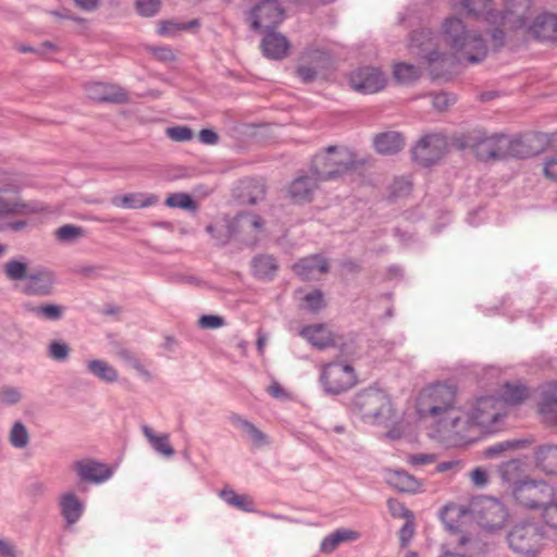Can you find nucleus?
<instances>
[{"mask_svg":"<svg viewBox=\"0 0 557 557\" xmlns=\"http://www.w3.org/2000/svg\"><path fill=\"white\" fill-rule=\"evenodd\" d=\"M61 515L67 524H74L83 513V503L73 493L64 494L60 499Z\"/></svg>","mask_w":557,"mask_h":557,"instance_id":"obj_31","label":"nucleus"},{"mask_svg":"<svg viewBox=\"0 0 557 557\" xmlns=\"http://www.w3.org/2000/svg\"><path fill=\"white\" fill-rule=\"evenodd\" d=\"M542 516L548 527L557 530V502H555V498L548 504V506L544 507Z\"/></svg>","mask_w":557,"mask_h":557,"instance_id":"obj_61","label":"nucleus"},{"mask_svg":"<svg viewBox=\"0 0 557 557\" xmlns=\"http://www.w3.org/2000/svg\"><path fill=\"white\" fill-rule=\"evenodd\" d=\"M544 175L554 182H557V157L547 158L543 165Z\"/></svg>","mask_w":557,"mask_h":557,"instance_id":"obj_64","label":"nucleus"},{"mask_svg":"<svg viewBox=\"0 0 557 557\" xmlns=\"http://www.w3.org/2000/svg\"><path fill=\"white\" fill-rule=\"evenodd\" d=\"M545 536L546 531L540 522L523 520L511 527L507 542L512 552L528 556L540 550Z\"/></svg>","mask_w":557,"mask_h":557,"instance_id":"obj_4","label":"nucleus"},{"mask_svg":"<svg viewBox=\"0 0 557 557\" xmlns=\"http://www.w3.org/2000/svg\"><path fill=\"white\" fill-rule=\"evenodd\" d=\"M529 397L528 387L522 384L506 383L502 389V398L508 405H519Z\"/></svg>","mask_w":557,"mask_h":557,"instance_id":"obj_41","label":"nucleus"},{"mask_svg":"<svg viewBox=\"0 0 557 557\" xmlns=\"http://www.w3.org/2000/svg\"><path fill=\"white\" fill-rule=\"evenodd\" d=\"M533 443V440L531 438H519V440H508L504 441L497 444H494L485 449V456L488 458H493L500 453L512 449H523L529 447Z\"/></svg>","mask_w":557,"mask_h":557,"instance_id":"obj_40","label":"nucleus"},{"mask_svg":"<svg viewBox=\"0 0 557 557\" xmlns=\"http://www.w3.org/2000/svg\"><path fill=\"white\" fill-rule=\"evenodd\" d=\"M299 334L319 350L334 345L333 334L324 324L306 325L300 330Z\"/></svg>","mask_w":557,"mask_h":557,"instance_id":"obj_23","label":"nucleus"},{"mask_svg":"<svg viewBox=\"0 0 557 557\" xmlns=\"http://www.w3.org/2000/svg\"><path fill=\"white\" fill-rule=\"evenodd\" d=\"M166 135L174 141H189L193 138V131L188 126H173L166 128Z\"/></svg>","mask_w":557,"mask_h":557,"instance_id":"obj_56","label":"nucleus"},{"mask_svg":"<svg viewBox=\"0 0 557 557\" xmlns=\"http://www.w3.org/2000/svg\"><path fill=\"white\" fill-rule=\"evenodd\" d=\"M456 391L445 384H435L424 388L418 398L417 410L421 418L435 419L445 431L460 433L463 428V412L455 407Z\"/></svg>","mask_w":557,"mask_h":557,"instance_id":"obj_1","label":"nucleus"},{"mask_svg":"<svg viewBox=\"0 0 557 557\" xmlns=\"http://www.w3.org/2000/svg\"><path fill=\"white\" fill-rule=\"evenodd\" d=\"M460 2L470 15L478 17L486 14L487 21L497 15L491 9L492 0H461Z\"/></svg>","mask_w":557,"mask_h":557,"instance_id":"obj_43","label":"nucleus"},{"mask_svg":"<svg viewBox=\"0 0 557 557\" xmlns=\"http://www.w3.org/2000/svg\"><path fill=\"white\" fill-rule=\"evenodd\" d=\"M373 146L377 153L383 156H393L404 149L405 138L399 132L388 131L375 135L373 138Z\"/></svg>","mask_w":557,"mask_h":557,"instance_id":"obj_22","label":"nucleus"},{"mask_svg":"<svg viewBox=\"0 0 557 557\" xmlns=\"http://www.w3.org/2000/svg\"><path fill=\"white\" fill-rule=\"evenodd\" d=\"M387 506L394 518L414 519L413 512L397 499L389 498Z\"/></svg>","mask_w":557,"mask_h":557,"instance_id":"obj_55","label":"nucleus"},{"mask_svg":"<svg viewBox=\"0 0 557 557\" xmlns=\"http://www.w3.org/2000/svg\"><path fill=\"white\" fill-rule=\"evenodd\" d=\"M161 0H136L135 7L139 15L152 17L157 15L161 9Z\"/></svg>","mask_w":557,"mask_h":557,"instance_id":"obj_51","label":"nucleus"},{"mask_svg":"<svg viewBox=\"0 0 557 557\" xmlns=\"http://www.w3.org/2000/svg\"><path fill=\"white\" fill-rule=\"evenodd\" d=\"M462 147L471 149L475 157L484 162L504 160L506 135H487L486 132L474 129L463 135Z\"/></svg>","mask_w":557,"mask_h":557,"instance_id":"obj_7","label":"nucleus"},{"mask_svg":"<svg viewBox=\"0 0 557 557\" xmlns=\"http://www.w3.org/2000/svg\"><path fill=\"white\" fill-rule=\"evenodd\" d=\"M3 273L10 281H24L28 278L29 264L25 257L13 258L3 264Z\"/></svg>","mask_w":557,"mask_h":557,"instance_id":"obj_33","label":"nucleus"},{"mask_svg":"<svg viewBox=\"0 0 557 557\" xmlns=\"http://www.w3.org/2000/svg\"><path fill=\"white\" fill-rule=\"evenodd\" d=\"M252 274L258 280H272L278 270L275 258L269 255H259L251 260Z\"/></svg>","mask_w":557,"mask_h":557,"instance_id":"obj_29","label":"nucleus"},{"mask_svg":"<svg viewBox=\"0 0 557 557\" xmlns=\"http://www.w3.org/2000/svg\"><path fill=\"white\" fill-rule=\"evenodd\" d=\"M290 44L288 39L281 33L265 30L261 40V50L264 57L272 60H282L288 54Z\"/></svg>","mask_w":557,"mask_h":557,"instance_id":"obj_20","label":"nucleus"},{"mask_svg":"<svg viewBox=\"0 0 557 557\" xmlns=\"http://www.w3.org/2000/svg\"><path fill=\"white\" fill-rule=\"evenodd\" d=\"M304 301L306 304L305 309L312 313L319 312L326 306L324 295L320 289H314L311 293H308L304 297Z\"/></svg>","mask_w":557,"mask_h":557,"instance_id":"obj_50","label":"nucleus"},{"mask_svg":"<svg viewBox=\"0 0 557 557\" xmlns=\"http://www.w3.org/2000/svg\"><path fill=\"white\" fill-rule=\"evenodd\" d=\"M512 495L516 502L528 509H542L555 498V487L540 480H523L515 483Z\"/></svg>","mask_w":557,"mask_h":557,"instance_id":"obj_6","label":"nucleus"},{"mask_svg":"<svg viewBox=\"0 0 557 557\" xmlns=\"http://www.w3.org/2000/svg\"><path fill=\"white\" fill-rule=\"evenodd\" d=\"M443 35L446 44L460 52L469 63H479L486 57L487 47L482 36L467 30L461 20L446 18L443 24Z\"/></svg>","mask_w":557,"mask_h":557,"instance_id":"obj_3","label":"nucleus"},{"mask_svg":"<svg viewBox=\"0 0 557 557\" xmlns=\"http://www.w3.org/2000/svg\"><path fill=\"white\" fill-rule=\"evenodd\" d=\"M522 463L519 459H510L503 462L498 468V473L503 481L516 483L521 473Z\"/></svg>","mask_w":557,"mask_h":557,"instance_id":"obj_45","label":"nucleus"},{"mask_svg":"<svg viewBox=\"0 0 557 557\" xmlns=\"http://www.w3.org/2000/svg\"><path fill=\"white\" fill-rule=\"evenodd\" d=\"M479 504H483V507L481 509L483 523L488 529H495L500 527L506 518H507V511L505 510L502 503L494 498H485Z\"/></svg>","mask_w":557,"mask_h":557,"instance_id":"obj_24","label":"nucleus"},{"mask_svg":"<svg viewBox=\"0 0 557 557\" xmlns=\"http://www.w3.org/2000/svg\"><path fill=\"white\" fill-rule=\"evenodd\" d=\"M70 346L61 341H52L48 345V356L55 361H64L69 358Z\"/></svg>","mask_w":557,"mask_h":557,"instance_id":"obj_53","label":"nucleus"},{"mask_svg":"<svg viewBox=\"0 0 557 557\" xmlns=\"http://www.w3.org/2000/svg\"><path fill=\"white\" fill-rule=\"evenodd\" d=\"M234 238L246 246H255L263 228V219L255 213L239 212L231 219Z\"/></svg>","mask_w":557,"mask_h":557,"instance_id":"obj_12","label":"nucleus"},{"mask_svg":"<svg viewBox=\"0 0 557 557\" xmlns=\"http://www.w3.org/2000/svg\"><path fill=\"white\" fill-rule=\"evenodd\" d=\"M265 195V184L261 180L247 178L242 181L238 198L243 203L256 205Z\"/></svg>","mask_w":557,"mask_h":557,"instance_id":"obj_28","label":"nucleus"},{"mask_svg":"<svg viewBox=\"0 0 557 557\" xmlns=\"http://www.w3.org/2000/svg\"><path fill=\"white\" fill-rule=\"evenodd\" d=\"M527 30L537 40H557V15L544 12L534 18Z\"/></svg>","mask_w":557,"mask_h":557,"instance_id":"obj_21","label":"nucleus"},{"mask_svg":"<svg viewBox=\"0 0 557 557\" xmlns=\"http://www.w3.org/2000/svg\"><path fill=\"white\" fill-rule=\"evenodd\" d=\"M225 324V321L220 315L205 314L198 320V326L205 330L218 329Z\"/></svg>","mask_w":557,"mask_h":557,"instance_id":"obj_59","label":"nucleus"},{"mask_svg":"<svg viewBox=\"0 0 557 557\" xmlns=\"http://www.w3.org/2000/svg\"><path fill=\"white\" fill-rule=\"evenodd\" d=\"M433 33L430 29H418L410 34L409 48L429 63L437 62L443 53L433 48Z\"/></svg>","mask_w":557,"mask_h":557,"instance_id":"obj_17","label":"nucleus"},{"mask_svg":"<svg viewBox=\"0 0 557 557\" xmlns=\"http://www.w3.org/2000/svg\"><path fill=\"white\" fill-rule=\"evenodd\" d=\"M454 102V98L450 97L447 92H440L433 96V107L436 110L443 111L446 110Z\"/></svg>","mask_w":557,"mask_h":557,"instance_id":"obj_63","label":"nucleus"},{"mask_svg":"<svg viewBox=\"0 0 557 557\" xmlns=\"http://www.w3.org/2000/svg\"><path fill=\"white\" fill-rule=\"evenodd\" d=\"M557 406V381L548 383L541 393L539 410L542 414L550 413Z\"/></svg>","mask_w":557,"mask_h":557,"instance_id":"obj_42","label":"nucleus"},{"mask_svg":"<svg viewBox=\"0 0 557 557\" xmlns=\"http://www.w3.org/2000/svg\"><path fill=\"white\" fill-rule=\"evenodd\" d=\"M305 58L308 60L310 65H320L319 71L327 69L331 64V55L326 51L311 50L306 53Z\"/></svg>","mask_w":557,"mask_h":557,"instance_id":"obj_52","label":"nucleus"},{"mask_svg":"<svg viewBox=\"0 0 557 557\" xmlns=\"http://www.w3.org/2000/svg\"><path fill=\"white\" fill-rule=\"evenodd\" d=\"M534 458L535 465L541 471L547 474H557V444L536 447Z\"/></svg>","mask_w":557,"mask_h":557,"instance_id":"obj_26","label":"nucleus"},{"mask_svg":"<svg viewBox=\"0 0 557 557\" xmlns=\"http://www.w3.org/2000/svg\"><path fill=\"white\" fill-rule=\"evenodd\" d=\"M388 483L401 493H414L420 487V483L413 475L401 470L394 471L388 479Z\"/></svg>","mask_w":557,"mask_h":557,"instance_id":"obj_35","label":"nucleus"},{"mask_svg":"<svg viewBox=\"0 0 557 557\" xmlns=\"http://www.w3.org/2000/svg\"><path fill=\"white\" fill-rule=\"evenodd\" d=\"M84 90L89 99L97 102L126 103L129 100L127 91L114 84L87 83Z\"/></svg>","mask_w":557,"mask_h":557,"instance_id":"obj_15","label":"nucleus"},{"mask_svg":"<svg viewBox=\"0 0 557 557\" xmlns=\"http://www.w3.org/2000/svg\"><path fill=\"white\" fill-rule=\"evenodd\" d=\"M12 212H24V213H41L46 211L44 203L38 201H32L28 203H13L11 205Z\"/></svg>","mask_w":557,"mask_h":557,"instance_id":"obj_57","label":"nucleus"},{"mask_svg":"<svg viewBox=\"0 0 557 557\" xmlns=\"http://www.w3.org/2000/svg\"><path fill=\"white\" fill-rule=\"evenodd\" d=\"M462 512V509L456 506L444 507L441 513V518L447 531H449L450 533L460 532L459 524L455 522L454 516L460 517Z\"/></svg>","mask_w":557,"mask_h":557,"instance_id":"obj_49","label":"nucleus"},{"mask_svg":"<svg viewBox=\"0 0 557 557\" xmlns=\"http://www.w3.org/2000/svg\"><path fill=\"white\" fill-rule=\"evenodd\" d=\"M414 519H406V523L399 530V541L401 547H406L414 534Z\"/></svg>","mask_w":557,"mask_h":557,"instance_id":"obj_62","label":"nucleus"},{"mask_svg":"<svg viewBox=\"0 0 557 557\" xmlns=\"http://www.w3.org/2000/svg\"><path fill=\"white\" fill-rule=\"evenodd\" d=\"M116 356L127 363L129 367L135 369L140 375L146 377L147 380H151V373L141 364L138 358L126 348H119L116 350Z\"/></svg>","mask_w":557,"mask_h":557,"instance_id":"obj_48","label":"nucleus"},{"mask_svg":"<svg viewBox=\"0 0 557 557\" xmlns=\"http://www.w3.org/2000/svg\"><path fill=\"white\" fill-rule=\"evenodd\" d=\"M394 77L401 84H411L420 77V70L408 63H398L394 67Z\"/></svg>","mask_w":557,"mask_h":557,"instance_id":"obj_44","label":"nucleus"},{"mask_svg":"<svg viewBox=\"0 0 557 557\" xmlns=\"http://www.w3.org/2000/svg\"><path fill=\"white\" fill-rule=\"evenodd\" d=\"M10 443L15 448H24L28 445L29 434L21 421H15L9 436Z\"/></svg>","mask_w":557,"mask_h":557,"instance_id":"obj_47","label":"nucleus"},{"mask_svg":"<svg viewBox=\"0 0 557 557\" xmlns=\"http://www.w3.org/2000/svg\"><path fill=\"white\" fill-rule=\"evenodd\" d=\"M285 18V10L278 0H262L246 12V21L252 30L264 27L272 30Z\"/></svg>","mask_w":557,"mask_h":557,"instance_id":"obj_9","label":"nucleus"},{"mask_svg":"<svg viewBox=\"0 0 557 557\" xmlns=\"http://www.w3.org/2000/svg\"><path fill=\"white\" fill-rule=\"evenodd\" d=\"M504 11L500 18L504 26L518 30L527 27L528 14L533 0H504Z\"/></svg>","mask_w":557,"mask_h":557,"instance_id":"obj_16","label":"nucleus"},{"mask_svg":"<svg viewBox=\"0 0 557 557\" xmlns=\"http://www.w3.org/2000/svg\"><path fill=\"white\" fill-rule=\"evenodd\" d=\"M158 201L157 195L146 193H131L111 200L112 205L126 209L147 208L154 206Z\"/></svg>","mask_w":557,"mask_h":557,"instance_id":"obj_25","label":"nucleus"},{"mask_svg":"<svg viewBox=\"0 0 557 557\" xmlns=\"http://www.w3.org/2000/svg\"><path fill=\"white\" fill-rule=\"evenodd\" d=\"M366 163V159L359 158L348 147L331 145L311 158L310 166L321 182H336L363 168Z\"/></svg>","mask_w":557,"mask_h":557,"instance_id":"obj_2","label":"nucleus"},{"mask_svg":"<svg viewBox=\"0 0 557 557\" xmlns=\"http://www.w3.org/2000/svg\"><path fill=\"white\" fill-rule=\"evenodd\" d=\"M74 470L81 481L90 483L104 482L112 475V471L107 465L92 459L76 461L74 463Z\"/></svg>","mask_w":557,"mask_h":557,"instance_id":"obj_19","label":"nucleus"},{"mask_svg":"<svg viewBox=\"0 0 557 557\" xmlns=\"http://www.w3.org/2000/svg\"><path fill=\"white\" fill-rule=\"evenodd\" d=\"M320 381L326 394L339 395L357 384V375L350 364L334 361L323 367Z\"/></svg>","mask_w":557,"mask_h":557,"instance_id":"obj_8","label":"nucleus"},{"mask_svg":"<svg viewBox=\"0 0 557 557\" xmlns=\"http://www.w3.org/2000/svg\"><path fill=\"white\" fill-rule=\"evenodd\" d=\"M494 404L495 398L493 397L486 396L479 398L470 412L469 419L478 425H484L494 421L496 418V413L492 411Z\"/></svg>","mask_w":557,"mask_h":557,"instance_id":"obj_30","label":"nucleus"},{"mask_svg":"<svg viewBox=\"0 0 557 557\" xmlns=\"http://www.w3.org/2000/svg\"><path fill=\"white\" fill-rule=\"evenodd\" d=\"M412 189V185L405 178H397L391 186V195L395 198L408 195Z\"/></svg>","mask_w":557,"mask_h":557,"instance_id":"obj_60","label":"nucleus"},{"mask_svg":"<svg viewBox=\"0 0 557 557\" xmlns=\"http://www.w3.org/2000/svg\"><path fill=\"white\" fill-rule=\"evenodd\" d=\"M350 87L360 94H374L384 89L386 78L376 67L363 66L351 72L349 75Z\"/></svg>","mask_w":557,"mask_h":557,"instance_id":"obj_14","label":"nucleus"},{"mask_svg":"<svg viewBox=\"0 0 557 557\" xmlns=\"http://www.w3.org/2000/svg\"><path fill=\"white\" fill-rule=\"evenodd\" d=\"M221 498L228 504L245 512H255V503L252 498L245 494H236L232 488H223L220 492Z\"/></svg>","mask_w":557,"mask_h":557,"instance_id":"obj_34","label":"nucleus"},{"mask_svg":"<svg viewBox=\"0 0 557 557\" xmlns=\"http://www.w3.org/2000/svg\"><path fill=\"white\" fill-rule=\"evenodd\" d=\"M88 371L101 381L112 383L119 377L117 371L108 362L95 359L87 363Z\"/></svg>","mask_w":557,"mask_h":557,"instance_id":"obj_39","label":"nucleus"},{"mask_svg":"<svg viewBox=\"0 0 557 557\" xmlns=\"http://www.w3.org/2000/svg\"><path fill=\"white\" fill-rule=\"evenodd\" d=\"M165 205L170 208H180L188 211L197 210L196 201L186 193L171 194L165 199Z\"/></svg>","mask_w":557,"mask_h":557,"instance_id":"obj_46","label":"nucleus"},{"mask_svg":"<svg viewBox=\"0 0 557 557\" xmlns=\"http://www.w3.org/2000/svg\"><path fill=\"white\" fill-rule=\"evenodd\" d=\"M359 539V533L348 529H337L323 539L320 550L325 554L333 553L343 542H352Z\"/></svg>","mask_w":557,"mask_h":557,"instance_id":"obj_32","label":"nucleus"},{"mask_svg":"<svg viewBox=\"0 0 557 557\" xmlns=\"http://www.w3.org/2000/svg\"><path fill=\"white\" fill-rule=\"evenodd\" d=\"M26 312L32 313L39 320L57 322L64 317L65 307L53 302H44L37 306L25 304Z\"/></svg>","mask_w":557,"mask_h":557,"instance_id":"obj_27","label":"nucleus"},{"mask_svg":"<svg viewBox=\"0 0 557 557\" xmlns=\"http://www.w3.org/2000/svg\"><path fill=\"white\" fill-rule=\"evenodd\" d=\"M55 235L61 242H72L83 235V228L72 224H65L57 230Z\"/></svg>","mask_w":557,"mask_h":557,"instance_id":"obj_54","label":"nucleus"},{"mask_svg":"<svg viewBox=\"0 0 557 557\" xmlns=\"http://www.w3.org/2000/svg\"><path fill=\"white\" fill-rule=\"evenodd\" d=\"M293 271L302 281H311L315 280L320 274L327 273L330 265L324 256L315 253L301 258L294 263Z\"/></svg>","mask_w":557,"mask_h":557,"instance_id":"obj_18","label":"nucleus"},{"mask_svg":"<svg viewBox=\"0 0 557 557\" xmlns=\"http://www.w3.org/2000/svg\"><path fill=\"white\" fill-rule=\"evenodd\" d=\"M143 432L156 451L165 457H172L175 454L174 448L169 442L168 434L156 435L148 425L143 426Z\"/></svg>","mask_w":557,"mask_h":557,"instance_id":"obj_38","label":"nucleus"},{"mask_svg":"<svg viewBox=\"0 0 557 557\" xmlns=\"http://www.w3.org/2000/svg\"><path fill=\"white\" fill-rule=\"evenodd\" d=\"M320 183L321 180L311 171V166L308 170H298L286 188V195L294 205L311 203L320 188Z\"/></svg>","mask_w":557,"mask_h":557,"instance_id":"obj_10","label":"nucleus"},{"mask_svg":"<svg viewBox=\"0 0 557 557\" xmlns=\"http://www.w3.org/2000/svg\"><path fill=\"white\" fill-rule=\"evenodd\" d=\"M57 274L48 268H38L30 272L22 286V293L32 297H50L55 292Z\"/></svg>","mask_w":557,"mask_h":557,"instance_id":"obj_13","label":"nucleus"},{"mask_svg":"<svg viewBox=\"0 0 557 557\" xmlns=\"http://www.w3.org/2000/svg\"><path fill=\"white\" fill-rule=\"evenodd\" d=\"M533 154L532 148L522 138H510L506 135L504 160L509 158L525 159Z\"/></svg>","mask_w":557,"mask_h":557,"instance_id":"obj_36","label":"nucleus"},{"mask_svg":"<svg viewBox=\"0 0 557 557\" xmlns=\"http://www.w3.org/2000/svg\"><path fill=\"white\" fill-rule=\"evenodd\" d=\"M206 231L216 240L220 246L226 245L231 239L234 238V231L232 227L231 219L224 218L222 221L215 224H210L206 227Z\"/></svg>","mask_w":557,"mask_h":557,"instance_id":"obj_37","label":"nucleus"},{"mask_svg":"<svg viewBox=\"0 0 557 557\" xmlns=\"http://www.w3.org/2000/svg\"><path fill=\"white\" fill-rule=\"evenodd\" d=\"M447 143L445 137L431 134L422 137L411 149L412 160L421 166L429 168L437 163L445 154Z\"/></svg>","mask_w":557,"mask_h":557,"instance_id":"obj_11","label":"nucleus"},{"mask_svg":"<svg viewBox=\"0 0 557 557\" xmlns=\"http://www.w3.org/2000/svg\"><path fill=\"white\" fill-rule=\"evenodd\" d=\"M354 409L360 413L366 422L381 423L388 419L391 400L387 394L377 387H368L355 395Z\"/></svg>","mask_w":557,"mask_h":557,"instance_id":"obj_5","label":"nucleus"},{"mask_svg":"<svg viewBox=\"0 0 557 557\" xmlns=\"http://www.w3.org/2000/svg\"><path fill=\"white\" fill-rule=\"evenodd\" d=\"M319 66H312L310 64H300L297 70H296V73L298 75V77L304 82V83H311L313 82L317 76H318V73H319Z\"/></svg>","mask_w":557,"mask_h":557,"instance_id":"obj_58","label":"nucleus"}]
</instances>
